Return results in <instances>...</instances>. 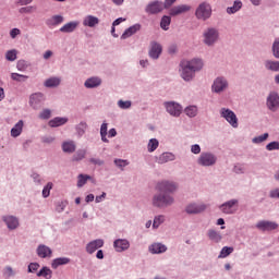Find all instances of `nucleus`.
Wrapping results in <instances>:
<instances>
[{"instance_id": "60", "label": "nucleus", "mask_w": 279, "mask_h": 279, "mask_svg": "<svg viewBox=\"0 0 279 279\" xmlns=\"http://www.w3.org/2000/svg\"><path fill=\"white\" fill-rule=\"evenodd\" d=\"M4 276H8V278L14 276V270L12 269V267L8 266L4 268Z\"/></svg>"}, {"instance_id": "19", "label": "nucleus", "mask_w": 279, "mask_h": 279, "mask_svg": "<svg viewBox=\"0 0 279 279\" xmlns=\"http://www.w3.org/2000/svg\"><path fill=\"white\" fill-rule=\"evenodd\" d=\"M113 247L116 252H125V250H130V242L128 240L118 239L113 242Z\"/></svg>"}, {"instance_id": "34", "label": "nucleus", "mask_w": 279, "mask_h": 279, "mask_svg": "<svg viewBox=\"0 0 279 279\" xmlns=\"http://www.w3.org/2000/svg\"><path fill=\"white\" fill-rule=\"evenodd\" d=\"M88 180H93V178L88 174H78V177H77L78 189H82V186H84V184H86V182H88Z\"/></svg>"}, {"instance_id": "9", "label": "nucleus", "mask_w": 279, "mask_h": 279, "mask_svg": "<svg viewBox=\"0 0 279 279\" xmlns=\"http://www.w3.org/2000/svg\"><path fill=\"white\" fill-rule=\"evenodd\" d=\"M267 107L272 112H276L279 108V96L276 93H270L267 98Z\"/></svg>"}, {"instance_id": "61", "label": "nucleus", "mask_w": 279, "mask_h": 279, "mask_svg": "<svg viewBox=\"0 0 279 279\" xmlns=\"http://www.w3.org/2000/svg\"><path fill=\"white\" fill-rule=\"evenodd\" d=\"M20 34H21V29L19 28H12L10 32L11 38H16L17 36H20Z\"/></svg>"}, {"instance_id": "16", "label": "nucleus", "mask_w": 279, "mask_h": 279, "mask_svg": "<svg viewBox=\"0 0 279 279\" xmlns=\"http://www.w3.org/2000/svg\"><path fill=\"white\" fill-rule=\"evenodd\" d=\"M100 247H104V240H94L86 245V252L87 254H95Z\"/></svg>"}, {"instance_id": "45", "label": "nucleus", "mask_w": 279, "mask_h": 279, "mask_svg": "<svg viewBox=\"0 0 279 279\" xmlns=\"http://www.w3.org/2000/svg\"><path fill=\"white\" fill-rule=\"evenodd\" d=\"M16 50H8L5 53V60H8L9 62H14V60H16Z\"/></svg>"}, {"instance_id": "1", "label": "nucleus", "mask_w": 279, "mask_h": 279, "mask_svg": "<svg viewBox=\"0 0 279 279\" xmlns=\"http://www.w3.org/2000/svg\"><path fill=\"white\" fill-rule=\"evenodd\" d=\"M160 194H157L153 198V205L157 208H165V206H171L173 204V197L165 194V193H173L178 191V184L170 181H162L157 185Z\"/></svg>"}, {"instance_id": "2", "label": "nucleus", "mask_w": 279, "mask_h": 279, "mask_svg": "<svg viewBox=\"0 0 279 279\" xmlns=\"http://www.w3.org/2000/svg\"><path fill=\"white\" fill-rule=\"evenodd\" d=\"M213 15V8L208 4V2H203L198 5L195 11V16L199 21H207Z\"/></svg>"}, {"instance_id": "23", "label": "nucleus", "mask_w": 279, "mask_h": 279, "mask_svg": "<svg viewBox=\"0 0 279 279\" xmlns=\"http://www.w3.org/2000/svg\"><path fill=\"white\" fill-rule=\"evenodd\" d=\"M175 160V155L172 153H163L157 158L159 165H165L167 162H173Z\"/></svg>"}, {"instance_id": "11", "label": "nucleus", "mask_w": 279, "mask_h": 279, "mask_svg": "<svg viewBox=\"0 0 279 279\" xmlns=\"http://www.w3.org/2000/svg\"><path fill=\"white\" fill-rule=\"evenodd\" d=\"M256 228L263 232H269L271 230L278 229V223L263 220L257 222Z\"/></svg>"}, {"instance_id": "50", "label": "nucleus", "mask_w": 279, "mask_h": 279, "mask_svg": "<svg viewBox=\"0 0 279 279\" xmlns=\"http://www.w3.org/2000/svg\"><path fill=\"white\" fill-rule=\"evenodd\" d=\"M272 53L275 58L279 59V39H276L272 44Z\"/></svg>"}, {"instance_id": "53", "label": "nucleus", "mask_w": 279, "mask_h": 279, "mask_svg": "<svg viewBox=\"0 0 279 279\" xmlns=\"http://www.w3.org/2000/svg\"><path fill=\"white\" fill-rule=\"evenodd\" d=\"M52 25H60V23H63L64 17L62 15H53L51 17Z\"/></svg>"}, {"instance_id": "41", "label": "nucleus", "mask_w": 279, "mask_h": 279, "mask_svg": "<svg viewBox=\"0 0 279 279\" xmlns=\"http://www.w3.org/2000/svg\"><path fill=\"white\" fill-rule=\"evenodd\" d=\"M84 158H86V149H78L73 156L75 162H80V160H84Z\"/></svg>"}, {"instance_id": "24", "label": "nucleus", "mask_w": 279, "mask_h": 279, "mask_svg": "<svg viewBox=\"0 0 279 279\" xmlns=\"http://www.w3.org/2000/svg\"><path fill=\"white\" fill-rule=\"evenodd\" d=\"M78 26L80 22L77 21L69 22L60 28V32L63 34H71L74 29H77Z\"/></svg>"}, {"instance_id": "4", "label": "nucleus", "mask_w": 279, "mask_h": 279, "mask_svg": "<svg viewBox=\"0 0 279 279\" xmlns=\"http://www.w3.org/2000/svg\"><path fill=\"white\" fill-rule=\"evenodd\" d=\"M181 63H183L184 66L192 70L194 73H197V71H202V69H204V61H202V59L183 60Z\"/></svg>"}, {"instance_id": "26", "label": "nucleus", "mask_w": 279, "mask_h": 279, "mask_svg": "<svg viewBox=\"0 0 279 279\" xmlns=\"http://www.w3.org/2000/svg\"><path fill=\"white\" fill-rule=\"evenodd\" d=\"M149 252L151 254H165L167 246L162 243H154L149 246Z\"/></svg>"}, {"instance_id": "17", "label": "nucleus", "mask_w": 279, "mask_h": 279, "mask_svg": "<svg viewBox=\"0 0 279 279\" xmlns=\"http://www.w3.org/2000/svg\"><path fill=\"white\" fill-rule=\"evenodd\" d=\"M191 10V5L189 4H181V5H177L173 7L172 9H170V16H178L180 14H185V12H190Z\"/></svg>"}, {"instance_id": "46", "label": "nucleus", "mask_w": 279, "mask_h": 279, "mask_svg": "<svg viewBox=\"0 0 279 279\" xmlns=\"http://www.w3.org/2000/svg\"><path fill=\"white\" fill-rule=\"evenodd\" d=\"M158 140L151 138L148 143V151H156V149H158Z\"/></svg>"}, {"instance_id": "63", "label": "nucleus", "mask_w": 279, "mask_h": 279, "mask_svg": "<svg viewBox=\"0 0 279 279\" xmlns=\"http://www.w3.org/2000/svg\"><path fill=\"white\" fill-rule=\"evenodd\" d=\"M173 3H175V0H165L163 9L171 8Z\"/></svg>"}, {"instance_id": "56", "label": "nucleus", "mask_w": 279, "mask_h": 279, "mask_svg": "<svg viewBox=\"0 0 279 279\" xmlns=\"http://www.w3.org/2000/svg\"><path fill=\"white\" fill-rule=\"evenodd\" d=\"M268 151H274V149H279V142H271L266 146Z\"/></svg>"}, {"instance_id": "40", "label": "nucleus", "mask_w": 279, "mask_h": 279, "mask_svg": "<svg viewBox=\"0 0 279 279\" xmlns=\"http://www.w3.org/2000/svg\"><path fill=\"white\" fill-rule=\"evenodd\" d=\"M185 114L193 119V117H197V107L196 106H190L185 108L184 110Z\"/></svg>"}, {"instance_id": "35", "label": "nucleus", "mask_w": 279, "mask_h": 279, "mask_svg": "<svg viewBox=\"0 0 279 279\" xmlns=\"http://www.w3.org/2000/svg\"><path fill=\"white\" fill-rule=\"evenodd\" d=\"M207 234L210 241H214V243H219V241H221V233L215 230H209Z\"/></svg>"}, {"instance_id": "8", "label": "nucleus", "mask_w": 279, "mask_h": 279, "mask_svg": "<svg viewBox=\"0 0 279 279\" xmlns=\"http://www.w3.org/2000/svg\"><path fill=\"white\" fill-rule=\"evenodd\" d=\"M163 10H165V3L160 1L150 2L146 7L147 14H159V12H162Z\"/></svg>"}, {"instance_id": "13", "label": "nucleus", "mask_w": 279, "mask_h": 279, "mask_svg": "<svg viewBox=\"0 0 279 279\" xmlns=\"http://www.w3.org/2000/svg\"><path fill=\"white\" fill-rule=\"evenodd\" d=\"M43 101H45V95H43L41 93L33 94L29 98V104L35 110H38V108H40Z\"/></svg>"}, {"instance_id": "59", "label": "nucleus", "mask_w": 279, "mask_h": 279, "mask_svg": "<svg viewBox=\"0 0 279 279\" xmlns=\"http://www.w3.org/2000/svg\"><path fill=\"white\" fill-rule=\"evenodd\" d=\"M89 162L92 165H96L98 167H101V165H104V160L99 159V158H90L89 159Z\"/></svg>"}, {"instance_id": "58", "label": "nucleus", "mask_w": 279, "mask_h": 279, "mask_svg": "<svg viewBox=\"0 0 279 279\" xmlns=\"http://www.w3.org/2000/svg\"><path fill=\"white\" fill-rule=\"evenodd\" d=\"M234 173H245V166L236 165L233 169Z\"/></svg>"}, {"instance_id": "48", "label": "nucleus", "mask_w": 279, "mask_h": 279, "mask_svg": "<svg viewBox=\"0 0 279 279\" xmlns=\"http://www.w3.org/2000/svg\"><path fill=\"white\" fill-rule=\"evenodd\" d=\"M118 106H119V108H121L122 110H128L129 108H132V101H130V100H126V101L119 100V101H118Z\"/></svg>"}, {"instance_id": "21", "label": "nucleus", "mask_w": 279, "mask_h": 279, "mask_svg": "<svg viewBox=\"0 0 279 279\" xmlns=\"http://www.w3.org/2000/svg\"><path fill=\"white\" fill-rule=\"evenodd\" d=\"M3 221L8 226L9 230H16L19 228V219L13 216H4Z\"/></svg>"}, {"instance_id": "37", "label": "nucleus", "mask_w": 279, "mask_h": 279, "mask_svg": "<svg viewBox=\"0 0 279 279\" xmlns=\"http://www.w3.org/2000/svg\"><path fill=\"white\" fill-rule=\"evenodd\" d=\"M233 252H234V247L225 246L220 251L218 258H228V256H230V254H232Z\"/></svg>"}, {"instance_id": "5", "label": "nucleus", "mask_w": 279, "mask_h": 279, "mask_svg": "<svg viewBox=\"0 0 279 279\" xmlns=\"http://www.w3.org/2000/svg\"><path fill=\"white\" fill-rule=\"evenodd\" d=\"M221 117L232 125V128H239V119L236 118V114L233 113L230 109H221Z\"/></svg>"}, {"instance_id": "30", "label": "nucleus", "mask_w": 279, "mask_h": 279, "mask_svg": "<svg viewBox=\"0 0 279 279\" xmlns=\"http://www.w3.org/2000/svg\"><path fill=\"white\" fill-rule=\"evenodd\" d=\"M85 88H97V86H101V78L99 77H90L85 82Z\"/></svg>"}, {"instance_id": "18", "label": "nucleus", "mask_w": 279, "mask_h": 279, "mask_svg": "<svg viewBox=\"0 0 279 279\" xmlns=\"http://www.w3.org/2000/svg\"><path fill=\"white\" fill-rule=\"evenodd\" d=\"M181 77L182 80H184V82H191L195 77V72L186 68V65H184L183 63H181Z\"/></svg>"}, {"instance_id": "31", "label": "nucleus", "mask_w": 279, "mask_h": 279, "mask_svg": "<svg viewBox=\"0 0 279 279\" xmlns=\"http://www.w3.org/2000/svg\"><path fill=\"white\" fill-rule=\"evenodd\" d=\"M71 259L69 257H59L53 259L52 262V269H58L60 265H69Z\"/></svg>"}, {"instance_id": "27", "label": "nucleus", "mask_w": 279, "mask_h": 279, "mask_svg": "<svg viewBox=\"0 0 279 279\" xmlns=\"http://www.w3.org/2000/svg\"><path fill=\"white\" fill-rule=\"evenodd\" d=\"M141 31V24H135L131 27H129L121 36L122 40H125V38H130V36H134L136 32Z\"/></svg>"}, {"instance_id": "51", "label": "nucleus", "mask_w": 279, "mask_h": 279, "mask_svg": "<svg viewBox=\"0 0 279 279\" xmlns=\"http://www.w3.org/2000/svg\"><path fill=\"white\" fill-rule=\"evenodd\" d=\"M39 119H51V110L49 109H44L40 113H39Z\"/></svg>"}, {"instance_id": "57", "label": "nucleus", "mask_w": 279, "mask_h": 279, "mask_svg": "<svg viewBox=\"0 0 279 279\" xmlns=\"http://www.w3.org/2000/svg\"><path fill=\"white\" fill-rule=\"evenodd\" d=\"M86 128H87L86 122H81V123H80L78 130H81V131H77L78 136H83V134L86 132V131H85Z\"/></svg>"}, {"instance_id": "10", "label": "nucleus", "mask_w": 279, "mask_h": 279, "mask_svg": "<svg viewBox=\"0 0 279 279\" xmlns=\"http://www.w3.org/2000/svg\"><path fill=\"white\" fill-rule=\"evenodd\" d=\"M207 206L205 204H190L186 206L185 211L189 215H199V213H204Z\"/></svg>"}, {"instance_id": "3", "label": "nucleus", "mask_w": 279, "mask_h": 279, "mask_svg": "<svg viewBox=\"0 0 279 279\" xmlns=\"http://www.w3.org/2000/svg\"><path fill=\"white\" fill-rule=\"evenodd\" d=\"M197 165H201V167H213L217 165V156L213 153H202L197 159Z\"/></svg>"}, {"instance_id": "64", "label": "nucleus", "mask_w": 279, "mask_h": 279, "mask_svg": "<svg viewBox=\"0 0 279 279\" xmlns=\"http://www.w3.org/2000/svg\"><path fill=\"white\" fill-rule=\"evenodd\" d=\"M270 197H272V198L278 197V199H279V190H272V191H270Z\"/></svg>"}, {"instance_id": "7", "label": "nucleus", "mask_w": 279, "mask_h": 279, "mask_svg": "<svg viewBox=\"0 0 279 279\" xmlns=\"http://www.w3.org/2000/svg\"><path fill=\"white\" fill-rule=\"evenodd\" d=\"M165 108L171 117H180L182 114V106L180 104L173 101L165 102Z\"/></svg>"}, {"instance_id": "32", "label": "nucleus", "mask_w": 279, "mask_h": 279, "mask_svg": "<svg viewBox=\"0 0 279 279\" xmlns=\"http://www.w3.org/2000/svg\"><path fill=\"white\" fill-rule=\"evenodd\" d=\"M38 278L51 279L53 271L49 267H43L40 271L37 272Z\"/></svg>"}, {"instance_id": "54", "label": "nucleus", "mask_w": 279, "mask_h": 279, "mask_svg": "<svg viewBox=\"0 0 279 279\" xmlns=\"http://www.w3.org/2000/svg\"><path fill=\"white\" fill-rule=\"evenodd\" d=\"M38 269H40V264H38V263H31L28 265L29 274H34V271H38Z\"/></svg>"}, {"instance_id": "25", "label": "nucleus", "mask_w": 279, "mask_h": 279, "mask_svg": "<svg viewBox=\"0 0 279 279\" xmlns=\"http://www.w3.org/2000/svg\"><path fill=\"white\" fill-rule=\"evenodd\" d=\"M25 123L23 122V120H20L12 129H11V136L13 138H16L19 136H21V134L23 133V128H24Z\"/></svg>"}, {"instance_id": "42", "label": "nucleus", "mask_w": 279, "mask_h": 279, "mask_svg": "<svg viewBox=\"0 0 279 279\" xmlns=\"http://www.w3.org/2000/svg\"><path fill=\"white\" fill-rule=\"evenodd\" d=\"M169 25H171V17L165 15V16L161 19L160 27H161V29H165V31L167 32V29H169Z\"/></svg>"}, {"instance_id": "6", "label": "nucleus", "mask_w": 279, "mask_h": 279, "mask_svg": "<svg viewBox=\"0 0 279 279\" xmlns=\"http://www.w3.org/2000/svg\"><path fill=\"white\" fill-rule=\"evenodd\" d=\"M219 38V33L215 28H208L204 33V43L205 45H215Z\"/></svg>"}, {"instance_id": "38", "label": "nucleus", "mask_w": 279, "mask_h": 279, "mask_svg": "<svg viewBox=\"0 0 279 279\" xmlns=\"http://www.w3.org/2000/svg\"><path fill=\"white\" fill-rule=\"evenodd\" d=\"M265 66L268 71H279V61H266Z\"/></svg>"}, {"instance_id": "36", "label": "nucleus", "mask_w": 279, "mask_h": 279, "mask_svg": "<svg viewBox=\"0 0 279 279\" xmlns=\"http://www.w3.org/2000/svg\"><path fill=\"white\" fill-rule=\"evenodd\" d=\"M45 86L47 88H53L56 86H60V78L58 77H51V78H48L46 82H45Z\"/></svg>"}, {"instance_id": "33", "label": "nucleus", "mask_w": 279, "mask_h": 279, "mask_svg": "<svg viewBox=\"0 0 279 279\" xmlns=\"http://www.w3.org/2000/svg\"><path fill=\"white\" fill-rule=\"evenodd\" d=\"M243 8V2L240 0L234 1L232 7L227 8V13L228 14H235V12H239Z\"/></svg>"}, {"instance_id": "14", "label": "nucleus", "mask_w": 279, "mask_h": 279, "mask_svg": "<svg viewBox=\"0 0 279 279\" xmlns=\"http://www.w3.org/2000/svg\"><path fill=\"white\" fill-rule=\"evenodd\" d=\"M160 53H162V46L156 41H151L149 50L150 58H153V60H158Z\"/></svg>"}, {"instance_id": "20", "label": "nucleus", "mask_w": 279, "mask_h": 279, "mask_svg": "<svg viewBox=\"0 0 279 279\" xmlns=\"http://www.w3.org/2000/svg\"><path fill=\"white\" fill-rule=\"evenodd\" d=\"M51 250L49 248V246L45 245V244H40L37 247V256H39V258H49L51 257Z\"/></svg>"}, {"instance_id": "55", "label": "nucleus", "mask_w": 279, "mask_h": 279, "mask_svg": "<svg viewBox=\"0 0 279 279\" xmlns=\"http://www.w3.org/2000/svg\"><path fill=\"white\" fill-rule=\"evenodd\" d=\"M34 10H36V8L29 5V7H24L20 9V13L21 14H32V12H34Z\"/></svg>"}, {"instance_id": "28", "label": "nucleus", "mask_w": 279, "mask_h": 279, "mask_svg": "<svg viewBox=\"0 0 279 279\" xmlns=\"http://www.w3.org/2000/svg\"><path fill=\"white\" fill-rule=\"evenodd\" d=\"M62 149L65 154H73L75 149H77V146L73 141H66V142H63Z\"/></svg>"}, {"instance_id": "15", "label": "nucleus", "mask_w": 279, "mask_h": 279, "mask_svg": "<svg viewBox=\"0 0 279 279\" xmlns=\"http://www.w3.org/2000/svg\"><path fill=\"white\" fill-rule=\"evenodd\" d=\"M226 88H228V81H226L223 77H218L215 80L213 84L214 93H221L222 90H226Z\"/></svg>"}, {"instance_id": "22", "label": "nucleus", "mask_w": 279, "mask_h": 279, "mask_svg": "<svg viewBox=\"0 0 279 279\" xmlns=\"http://www.w3.org/2000/svg\"><path fill=\"white\" fill-rule=\"evenodd\" d=\"M84 27H96V25H99V19L94 15H87L83 20Z\"/></svg>"}, {"instance_id": "43", "label": "nucleus", "mask_w": 279, "mask_h": 279, "mask_svg": "<svg viewBox=\"0 0 279 279\" xmlns=\"http://www.w3.org/2000/svg\"><path fill=\"white\" fill-rule=\"evenodd\" d=\"M29 76L27 75H23V74H19V73H12L11 74V80H13L14 82H25V80H27Z\"/></svg>"}, {"instance_id": "44", "label": "nucleus", "mask_w": 279, "mask_h": 279, "mask_svg": "<svg viewBox=\"0 0 279 279\" xmlns=\"http://www.w3.org/2000/svg\"><path fill=\"white\" fill-rule=\"evenodd\" d=\"M161 223H165V216L160 215L155 217L153 228H160Z\"/></svg>"}, {"instance_id": "47", "label": "nucleus", "mask_w": 279, "mask_h": 279, "mask_svg": "<svg viewBox=\"0 0 279 279\" xmlns=\"http://www.w3.org/2000/svg\"><path fill=\"white\" fill-rule=\"evenodd\" d=\"M51 189H53V183L48 182L43 190V197H49V195L51 194Z\"/></svg>"}, {"instance_id": "62", "label": "nucleus", "mask_w": 279, "mask_h": 279, "mask_svg": "<svg viewBox=\"0 0 279 279\" xmlns=\"http://www.w3.org/2000/svg\"><path fill=\"white\" fill-rule=\"evenodd\" d=\"M191 151H192V154H199L202 151V147H199V145H197V144H194L191 147Z\"/></svg>"}, {"instance_id": "39", "label": "nucleus", "mask_w": 279, "mask_h": 279, "mask_svg": "<svg viewBox=\"0 0 279 279\" xmlns=\"http://www.w3.org/2000/svg\"><path fill=\"white\" fill-rule=\"evenodd\" d=\"M100 135H101V141L104 143H108V123H102L101 126H100Z\"/></svg>"}, {"instance_id": "52", "label": "nucleus", "mask_w": 279, "mask_h": 279, "mask_svg": "<svg viewBox=\"0 0 279 279\" xmlns=\"http://www.w3.org/2000/svg\"><path fill=\"white\" fill-rule=\"evenodd\" d=\"M114 165L118 166L119 169H123V167H128V165H130V161L123 159H116Z\"/></svg>"}, {"instance_id": "29", "label": "nucleus", "mask_w": 279, "mask_h": 279, "mask_svg": "<svg viewBox=\"0 0 279 279\" xmlns=\"http://www.w3.org/2000/svg\"><path fill=\"white\" fill-rule=\"evenodd\" d=\"M68 121H69V119H66V118L57 117V118L50 120L48 122V124L50 128H60V125H64L65 123H68Z\"/></svg>"}, {"instance_id": "49", "label": "nucleus", "mask_w": 279, "mask_h": 279, "mask_svg": "<svg viewBox=\"0 0 279 279\" xmlns=\"http://www.w3.org/2000/svg\"><path fill=\"white\" fill-rule=\"evenodd\" d=\"M268 138H269V133H264L263 135L254 137L253 143H264V141H266Z\"/></svg>"}, {"instance_id": "12", "label": "nucleus", "mask_w": 279, "mask_h": 279, "mask_svg": "<svg viewBox=\"0 0 279 279\" xmlns=\"http://www.w3.org/2000/svg\"><path fill=\"white\" fill-rule=\"evenodd\" d=\"M239 204V201L231 199L220 206V210L225 213V215H232L235 213L236 209H234V206Z\"/></svg>"}]
</instances>
